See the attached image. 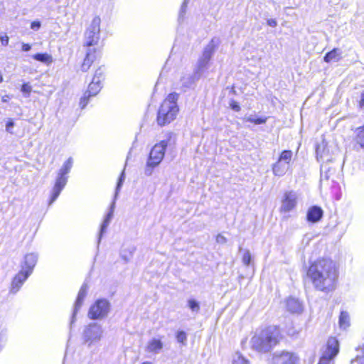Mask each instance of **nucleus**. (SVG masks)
<instances>
[{
	"mask_svg": "<svg viewBox=\"0 0 364 364\" xmlns=\"http://www.w3.org/2000/svg\"><path fill=\"white\" fill-rule=\"evenodd\" d=\"M163 346L164 344L160 339L154 338L148 342L146 350L149 353L158 354L163 348Z\"/></svg>",
	"mask_w": 364,
	"mask_h": 364,
	"instance_id": "nucleus-22",
	"label": "nucleus"
},
{
	"mask_svg": "<svg viewBox=\"0 0 364 364\" xmlns=\"http://www.w3.org/2000/svg\"><path fill=\"white\" fill-rule=\"evenodd\" d=\"M323 211L322 208L317 205L310 207L306 213V220L311 223H316L323 218Z\"/></svg>",
	"mask_w": 364,
	"mask_h": 364,
	"instance_id": "nucleus-18",
	"label": "nucleus"
},
{
	"mask_svg": "<svg viewBox=\"0 0 364 364\" xmlns=\"http://www.w3.org/2000/svg\"><path fill=\"white\" fill-rule=\"evenodd\" d=\"M125 180V175L124 171H123L119 178L117 186H116V191H115V196L114 199L112 201V204L110 205L109 212L105 215L104 220L102 223L101 224L99 235H98V240H97V245H99L103 234L106 232L107 227L109 226L114 215V210L115 208V199L118 195L119 191L121 189V187Z\"/></svg>",
	"mask_w": 364,
	"mask_h": 364,
	"instance_id": "nucleus-9",
	"label": "nucleus"
},
{
	"mask_svg": "<svg viewBox=\"0 0 364 364\" xmlns=\"http://www.w3.org/2000/svg\"><path fill=\"white\" fill-rule=\"evenodd\" d=\"M216 241L218 243H225L226 242V238L221 235H218L217 237H216Z\"/></svg>",
	"mask_w": 364,
	"mask_h": 364,
	"instance_id": "nucleus-44",
	"label": "nucleus"
},
{
	"mask_svg": "<svg viewBox=\"0 0 364 364\" xmlns=\"http://www.w3.org/2000/svg\"><path fill=\"white\" fill-rule=\"evenodd\" d=\"M292 156L293 152L291 150H284L280 154L278 160L272 166L274 176L281 177L286 174L289 169Z\"/></svg>",
	"mask_w": 364,
	"mask_h": 364,
	"instance_id": "nucleus-10",
	"label": "nucleus"
},
{
	"mask_svg": "<svg viewBox=\"0 0 364 364\" xmlns=\"http://www.w3.org/2000/svg\"><path fill=\"white\" fill-rule=\"evenodd\" d=\"M3 82V75L1 74V72L0 71V83Z\"/></svg>",
	"mask_w": 364,
	"mask_h": 364,
	"instance_id": "nucleus-49",
	"label": "nucleus"
},
{
	"mask_svg": "<svg viewBox=\"0 0 364 364\" xmlns=\"http://www.w3.org/2000/svg\"><path fill=\"white\" fill-rule=\"evenodd\" d=\"M14 127V122L13 119H9L6 124V131L10 134H13L12 129Z\"/></svg>",
	"mask_w": 364,
	"mask_h": 364,
	"instance_id": "nucleus-36",
	"label": "nucleus"
},
{
	"mask_svg": "<svg viewBox=\"0 0 364 364\" xmlns=\"http://www.w3.org/2000/svg\"><path fill=\"white\" fill-rule=\"evenodd\" d=\"M33 58L37 61L43 63L47 65H50L53 62V58L48 53H36L34 54Z\"/></svg>",
	"mask_w": 364,
	"mask_h": 364,
	"instance_id": "nucleus-24",
	"label": "nucleus"
},
{
	"mask_svg": "<svg viewBox=\"0 0 364 364\" xmlns=\"http://www.w3.org/2000/svg\"><path fill=\"white\" fill-rule=\"evenodd\" d=\"M38 258V256L36 253L32 252L26 254L21 264V271H23L24 273L30 276L32 274L33 269L37 263Z\"/></svg>",
	"mask_w": 364,
	"mask_h": 364,
	"instance_id": "nucleus-16",
	"label": "nucleus"
},
{
	"mask_svg": "<svg viewBox=\"0 0 364 364\" xmlns=\"http://www.w3.org/2000/svg\"><path fill=\"white\" fill-rule=\"evenodd\" d=\"M252 256L250 252L248 250H244L242 256V262L245 265L248 266L250 264Z\"/></svg>",
	"mask_w": 364,
	"mask_h": 364,
	"instance_id": "nucleus-35",
	"label": "nucleus"
},
{
	"mask_svg": "<svg viewBox=\"0 0 364 364\" xmlns=\"http://www.w3.org/2000/svg\"><path fill=\"white\" fill-rule=\"evenodd\" d=\"M358 105L360 110L364 113V90L360 94Z\"/></svg>",
	"mask_w": 364,
	"mask_h": 364,
	"instance_id": "nucleus-38",
	"label": "nucleus"
},
{
	"mask_svg": "<svg viewBox=\"0 0 364 364\" xmlns=\"http://www.w3.org/2000/svg\"><path fill=\"white\" fill-rule=\"evenodd\" d=\"M31 48V46L30 44L28 43H22V50L23 51H25V52H27V51H29Z\"/></svg>",
	"mask_w": 364,
	"mask_h": 364,
	"instance_id": "nucleus-45",
	"label": "nucleus"
},
{
	"mask_svg": "<svg viewBox=\"0 0 364 364\" xmlns=\"http://www.w3.org/2000/svg\"><path fill=\"white\" fill-rule=\"evenodd\" d=\"M96 48H87L85 58L81 65L82 71L86 72L89 70L96 58Z\"/></svg>",
	"mask_w": 364,
	"mask_h": 364,
	"instance_id": "nucleus-20",
	"label": "nucleus"
},
{
	"mask_svg": "<svg viewBox=\"0 0 364 364\" xmlns=\"http://www.w3.org/2000/svg\"><path fill=\"white\" fill-rule=\"evenodd\" d=\"M339 326L343 329H346L350 326V318L347 312H341L339 316Z\"/></svg>",
	"mask_w": 364,
	"mask_h": 364,
	"instance_id": "nucleus-25",
	"label": "nucleus"
},
{
	"mask_svg": "<svg viewBox=\"0 0 364 364\" xmlns=\"http://www.w3.org/2000/svg\"><path fill=\"white\" fill-rule=\"evenodd\" d=\"M142 364H151V363L146 361V362H144Z\"/></svg>",
	"mask_w": 364,
	"mask_h": 364,
	"instance_id": "nucleus-50",
	"label": "nucleus"
},
{
	"mask_svg": "<svg viewBox=\"0 0 364 364\" xmlns=\"http://www.w3.org/2000/svg\"><path fill=\"white\" fill-rule=\"evenodd\" d=\"M232 364H250V363L240 353H237L234 356Z\"/></svg>",
	"mask_w": 364,
	"mask_h": 364,
	"instance_id": "nucleus-31",
	"label": "nucleus"
},
{
	"mask_svg": "<svg viewBox=\"0 0 364 364\" xmlns=\"http://www.w3.org/2000/svg\"><path fill=\"white\" fill-rule=\"evenodd\" d=\"M321 178L325 177V178L327 179V178H328V176H326V175L324 176V175L323 174V167H321Z\"/></svg>",
	"mask_w": 364,
	"mask_h": 364,
	"instance_id": "nucleus-48",
	"label": "nucleus"
},
{
	"mask_svg": "<svg viewBox=\"0 0 364 364\" xmlns=\"http://www.w3.org/2000/svg\"><path fill=\"white\" fill-rule=\"evenodd\" d=\"M9 99H10V96H9V95H4V96L2 97V98H1V101H2L3 102H8V100H9Z\"/></svg>",
	"mask_w": 364,
	"mask_h": 364,
	"instance_id": "nucleus-47",
	"label": "nucleus"
},
{
	"mask_svg": "<svg viewBox=\"0 0 364 364\" xmlns=\"http://www.w3.org/2000/svg\"><path fill=\"white\" fill-rule=\"evenodd\" d=\"M247 122H252L255 124H264L266 122L267 119L263 117H255L252 116H250L247 118L246 119Z\"/></svg>",
	"mask_w": 364,
	"mask_h": 364,
	"instance_id": "nucleus-33",
	"label": "nucleus"
},
{
	"mask_svg": "<svg viewBox=\"0 0 364 364\" xmlns=\"http://www.w3.org/2000/svg\"><path fill=\"white\" fill-rule=\"evenodd\" d=\"M88 290V286L87 284H83L78 292L76 301L75 303L73 313L72 315L70 325L75 321V315L77 314L79 309L81 308L83 303L84 299L85 298Z\"/></svg>",
	"mask_w": 364,
	"mask_h": 364,
	"instance_id": "nucleus-17",
	"label": "nucleus"
},
{
	"mask_svg": "<svg viewBox=\"0 0 364 364\" xmlns=\"http://www.w3.org/2000/svg\"><path fill=\"white\" fill-rule=\"evenodd\" d=\"M102 87L101 82L93 81L89 84L87 90L80 100V107L84 109L89 102L90 98L96 96Z\"/></svg>",
	"mask_w": 364,
	"mask_h": 364,
	"instance_id": "nucleus-14",
	"label": "nucleus"
},
{
	"mask_svg": "<svg viewBox=\"0 0 364 364\" xmlns=\"http://www.w3.org/2000/svg\"><path fill=\"white\" fill-rule=\"evenodd\" d=\"M355 140L362 148H364V125L356 129Z\"/></svg>",
	"mask_w": 364,
	"mask_h": 364,
	"instance_id": "nucleus-26",
	"label": "nucleus"
},
{
	"mask_svg": "<svg viewBox=\"0 0 364 364\" xmlns=\"http://www.w3.org/2000/svg\"><path fill=\"white\" fill-rule=\"evenodd\" d=\"M110 303L106 299H100L90 307L88 317L92 320L102 319L106 317L110 311Z\"/></svg>",
	"mask_w": 364,
	"mask_h": 364,
	"instance_id": "nucleus-11",
	"label": "nucleus"
},
{
	"mask_svg": "<svg viewBox=\"0 0 364 364\" xmlns=\"http://www.w3.org/2000/svg\"><path fill=\"white\" fill-rule=\"evenodd\" d=\"M178 95L176 92L170 93L163 101L159 108L156 123L160 127L170 124L177 117L179 107L177 104Z\"/></svg>",
	"mask_w": 364,
	"mask_h": 364,
	"instance_id": "nucleus-4",
	"label": "nucleus"
},
{
	"mask_svg": "<svg viewBox=\"0 0 364 364\" xmlns=\"http://www.w3.org/2000/svg\"><path fill=\"white\" fill-rule=\"evenodd\" d=\"M188 306L193 313H198L200 311L199 302L196 299H191L188 300Z\"/></svg>",
	"mask_w": 364,
	"mask_h": 364,
	"instance_id": "nucleus-29",
	"label": "nucleus"
},
{
	"mask_svg": "<svg viewBox=\"0 0 364 364\" xmlns=\"http://www.w3.org/2000/svg\"><path fill=\"white\" fill-rule=\"evenodd\" d=\"M29 275L24 273L23 271H19V272L13 279L10 292L16 294L19 291L21 286L23 284L25 281L28 278Z\"/></svg>",
	"mask_w": 364,
	"mask_h": 364,
	"instance_id": "nucleus-19",
	"label": "nucleus"
},
{
	"mask_svg": "<svg viewBox=\"0 0 364 364\" xmlns=\"http://www.w3.org/2000/svg\"><path fill=\"white\" fill-rule=\"evenodd\" d=\"M341 51L338 48H333L328 52L324 56V61L326 63L338 62L341 59Z\"/></svg>",
	"mask_w": 364,
	"mask_h": 364,
	"instance_id": "nucleus-23",
	"label": "nucleus"
},
{
	"mask_svg": "<svg viewBox=\"0 0 364 364\" xmlns=\"http://www.w3.org/2000/svg\"><path fill=\"white\" fill-rule=\"evenodd\" d=\"M21 90L26 97H28L32 91V87L29 83H23L21 86Z\"/></svg>",
	"mask_w": 364,
	"mask_h": 364,
	"instance_id": "nucleus-34",
	"label": "nucleus"
},
{
	"mask_svg": "<svg viewBox=\"0 0 364 364\" xmlns=\"http://www.w3.org/2000/svg\"><path fill=\"white\" fill-rule=\"evenodd\" d=\"M73 165L72 157L68 158L58 171L54 186L51 191L48 205H51L58 198L63 189L65 188L68 180V173L70 172Z\"/></svg>",
	"mask_w": 364,
	"mask_h": 364,
	"instance_id": "nucleus-6",
	"label": "nucleus"
},
{
	"mask_svg": "<svg viewBox=\"0 0 364 364\" xmlns=\"http://www.w3.org/2000/svg\"><path fill=\"white\" fill-rule=\"evenodd\" d=\"M297 194L291 191L284 193L280 206L281 213H289L293 210L297 205Z\"/></svg>",
	"mask_w": 364,
	"mask_h": 364,
	"instance_id": "nucleus-13",
	"label": "nucleus"
},
{
	"mask_svg": "<svg viewBox=\"0 0 364 364\" xmlns=\"http://www.w3.org/2000/svg\"><path fill=\"white\" fill-rule=\"evenodd\" d=\"M41 23L39 21H34L31 24V28L34 31H38L41 28Z\"/></svg>",
	"mask_w": 364,
	"mask_h": 364,
	"instance_id": "nucleus-39",
	"label": "nucleus"
},
{
	"mask_svg": "<svg viewBox=\"0 0 364 364\" xmlns=\"http://www.w3.org/2000/svg\"><path fill=\"white\" fill-rule=\"evenodd\" d=\"M104 330L101 324L93 322L85 326L82 339L88 348L98 346L103 338Z\"/></svg>",
	"mask_w": 364,
	"mask_h": 364,
	"instance_id": "nucleus-7",
	"label": "nucleus"
},
{
	"mask_svg": "<svg viewBox=\"0 0 364 364\" xmlns=\"http://www.w3.org/2000/svg\"><path fill=\"white\" fill-rule=\"evenodd\" d=\"M339 352L338 341L335 337L328 339L326 348L318 364H330Z\"/></svg>",
	"mask_w": 364,
	"mask_h": 364,
	"instance_id": "nucleus-12",
	"label": "nucleus"
},
{
	"mask_svg": "<svg viewBox=\"0 0 364 364\" xmlns=\"http://www.w3.org/2000/svg\"><path fill=\"white\" fill-rule=\"evenodd\" d=\"M104 73L105 68L103 67H100L95 70V75L92 77L93 81H97V82H101L104 79Z\"/></svg>",
	"mask_w": 364,
	"mask_h": 364,
	"instance_id": "nucleus-28",
	"label": "nucleus"
},
{
	"mask_svg": "<svg viewBox=\"0 0 364 364\" xmlns=\"http://www.w3.org/2000/svg\"><path fill=\"white\" fill-rule=\"evenodd\" d=\"M230 107L232 110H234L235 112H239L240 110V105L235 100L230 101Z\"/></svg>",
	"mask_w": 364,
	"mask_h": 364,
	"instance_id": "nucleus-37",
	"label": "nucleus"
},
{
	"mask_svg": "<svg viewBox=\"0 0 364 364\" xmlns=\"http://www.w3.org/2000/svg\"><path fill=\"white\" fill-rule=\"evenodd\" d=\"M267 23L269 26L272 27V28H274L277 26V22L274 18L267 19Z\"/></svg>",
	"mask_w": 364,
	"mask_h": 364,
	"instance_id": "nucleus-41",
	"label": "nucleus"
},
{
	"mask_svg": "<svg viewBox=\"0 0 364 364\" xmlns=\"http://www.w3.org/2000/svg\"><path fill=\"white\" fill-rule=\"evenodd\" d=\"M101 19L95 16L87 27L84 33L83 46L87 48H95L100 40Z\"/></svg>",
	"mask_w": 364,
	"mask_h": 364,
	"instance_id": "nucleus-8",
	"label": "nucleus"
},
{
	"mask_svg": "<svg viewBox=\"0 0 364 364\" xmlns=\"http://www.w3.org/2000/svg\"><path fill=\"white\" fill-rule=\"evenodd\" d=\"M356 360L359 364H364V344L362 348V354L357 356Z\"/></svg>",
	"mask_w": 364,
	"mask_h": 364,
	"instance_id": "nucleus-40",
	"label": "nucleus"
},
{
	"mask_svg": "<svg viewBox=\"0 0 364 364\" xmlns=\"http://www.w3.org/2000/svg\"><path fill=\"white\" fill-rule=\"evenodd\" d=\"M339 272L334 261L330 258H319L311 263L307 276L314 288L323 292L333 291L337 285Z\"/></svg>",
	"mask_w": 364,
	"mask_h": 364,
	"instance_id": "nucleus-1",
	"label": "nucleus"
},
{
	"mask_svg": "<svg viewBox=\"0 0 364 364\" xmlns=\"http://www.w3.org/2000/svg\"><path fill=\"white\" fill-rule=\"evenodd\" d=\"M316 157L318 159H321L322 160L323 159L324 156H323V154L321 153V151H320V146H318L316 148Z\"/></svg>",
	"mask_w": 364,
	"mask_h": 364,
	"instance_id": "nucleus-46",
	"label": "nucleus"
},
{
	"mask_svg": "<svg viewBox=\"0 0 364 364\" xmlns=\"http://www.w3.org/2000/svg\"><path fill=\"white\" fill-rule=\"evenodd\" d=\"M6 341V337L3 335H0V352L3 349Z\"/></svg>",
	"mask_w": 364,
	"mask_h": 364,
	"instance_id": "nucleus-43",
	"label": "nucleus"
},
{
	"mask_svg": "<svg viewBox=\"0 0 364 364\" xmlns=\"http://www.w3.org/2000/svg\"><path fill=\"white\" fill-rule=\"evenodd\" d=\"M188 2H189V0H184L181 6V9L179 11V14H178V21H183L184 18L185 14L186 13V9H187Z\"/></svg>",
	"mask_w": 364,
	"mask_h": 364,
	"instance_id": "nucleus-32",
	"label": "nucleus"
},
{
	"mask_svg": "<svg viewBox=\"0 0 364 364\" xmlns=\"http://www.w3.org/2000/svg\"><path fill=\"white\" fill-rule=\"evenodd\" d=\"M177 342L182 345H186L187 334L184 331H178L176 334Z\"/></svg>",
	"mask_w": 364,
	"mask_h": 364,
	"instance_id": "nucleus-30",
	"label": "nucleus"
},
{
	"mask_svg": "<svg viewBox=\"0 0 364 364\" xmlns=\"http://www.w3.org/2000/svg\"><path fill=\"white\" fill-rule=\"evenodd\" d=\"M278 342L277 331L272 328H266L256 333L252 338V348L259 352L269 351Z\"/></svg>",
	"mask_w": 364,
	"mask_h": 364,
	"instance_id": "nucleus-5",
	"label": "nucleus"
},
{
	"mask_svg": "<svg viewBox=\"0 0 364 364\" xmlns=\"http://www.w3.org/2000/svg\"><path fill=\"white\" fill-rule=\"evenodd\" d=\"M220 43V40L218 37H214L204 48L201 56L198 58L196 63L193 75L188 77V82H185V77H183V85L185 87L191 86L195 80H198L208 68L210 60H211L214 53L218 48Z\"/></svg>",
	"mask_w": 364,
	"mask_h": 364,
	"instance_id": "nucleus-3",
	"label": "nucleus"
},
{
	"mask_svg": "<svg viewBox=\"0 0 364 364\" xmlns=\"http://www.w3.org/2000/svg\"><path fill=\"white\" fill-rule=\"evenodd\" d=\"M0 41L3 46H7L9 43V38L6 35H5L4 36L0 37Z\"/></svg>",
	"mask_w": 364,
	"mask_h": 364,
	"instance_id": "nucleus-42",
	"label": "nucleus"
},
{
	"mask_svg": "<svg viewBox=\"0 0 364 364\" xmlns=\"http://www.w3.org/2000/svg\"><path fill=\"white\" fill-rule=\"evenodd\" d=\"M176 144V135L173 132H167L164 139L156 143L150 150L144 167V174L146 176L152 175L154 170L164 158L166 149L173 146Z\"/></svg>",
	"mask_w": 364,
	"mask_h": 364,
	"instance_id": "nucleus-2",
	"label": "nucleus"
},
{
	"mask_svg": "<svg viewBox=\"0 0 364 364\" xmlns=\"http://www.w3.org/2000/svg\"><path fill=\"white\" fill-rule=\"evenodd\" d=\"M298 360L295 353L287 351L275 353L272 357V364H296Z\"/></svg>",
	"mask_w": 364,
	"mask_h": 364,
	"instance_id": "nucleus-15",
	"label": "nucleus"
},
{
	"mask_svg": "<svg viewBox=\"0 0 364 364\" xmlns=\"http://www.w3.org/2000/svg\"><path fill=\"white\" fill-rule=\"evenodd\" d=\"M286 306L287 310L293 314H300L303 311V305L301 302L294 297H289L287 299Z\"/></svg>",
	"mask_w": 364,
	"mask_h": 364,
	"instance_id": "nucleus-21",
	"label": "nucleus"
},
{
	"mask_svg": "<svg viewBox=\"0 0 364 364\" xmlns=\"http://www.w3.org/2000/svg\"><path fill=\"white\" fill-rule=\"evenodd\" d=\"M135 251V247L132 246L128 248H124L120 253L121 257L126 262H129L132 257V255Z\"/></svg>",
	"mask_w": 364,
	"mask_h": 364,
	"instance_id": "nucleus-27",
	"label": "nucleus"
}]
</instances>
